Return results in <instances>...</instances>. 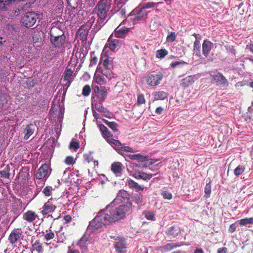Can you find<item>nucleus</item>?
Returning a JSON list of instances; mask_svg holds the SVG:
<instances>
[{
  "label": "nucleus",
  "instance_id": "nucleus-1",
  "mask_svg": "<svg viewBox=\"0 0 253 253\" xmlns=\"http://www.w3.org/2000/svg\"><path fill=\"white\" fill-rule=\"evenodd\" d=\"M112 204L107 205L105 209L101 210L94 218L89 222L87 230L93 232L103 226L118 222L124 219L128 212L131 210V202L120 205L115 209V211H112L109 208Z\"/></svg>",
  "mask_w": 253,
  "mask_h": 253
},
{
  "label": "nucleus",
  "instance_id": "nucleus-2",
  "mask_svg": "<svg viewBox=\"0 0 253 253\" xmlns=\"http://www.w3.org/2000/svg\"><path fill=\"white\" fill-rule=\"evenodd\" d=\"M85 24L82 25L77 33V36L81 40L86 41L88 34V30L91 29L94 32L98 31L103 26V23L96 21V18L91 16Z\"/></svg>",
  "mask_w": 253,
  "mask_h": 253
},
{
  "label": "nucleus",
  "instance_id": "nucleus-3",
  "mask_svg": "<svg viewBox=\"0 0 253 253\" xmlns=\"http://www.w3.org/2000/svg\"><path fill=\"white\" fill-rule=\"evenodd\" d=\"M111 0H100L93 9V12L96 13L98 19L96 21L103 23V26L105 24V20H108L110 18L109 11L111 6Z\"/></svg>",
  "mask_w": 253,
  "mask_h": 253
},
{
  "label": "nucleus",
  "instance_id": "nucleus-4",
  "mask_svg": "<svg viewBox=\"0 0 253 253\" xmlns=\"http://www.w3.org/2000/svg\"><path fill=\"white\" fill-rule=\"evenodd\" d=\"M70 66L69 65L67 66L60 81L62 85H63L64 87H66V89L70 85L74 79L73 75L74 68L72 70L70 68Z\"/></svg>",
  "mask_w": 253,
  "mask_h": 253
},
{
  "label": "nucleus",
  "instance_id": "nucleus-5",
  "mask_svg": "<svg viewBox=\"0 0 253 253\" xmlns=\"http://www.w3.org/2000/svg\"><path fill=\"white\" fill-rule=\"evenodd\" d=\"M39 18L38 14L35 12H27L21 19L23 25L27 28L33 27Z\"/></svg>",
  "mask_w": 253,
  "mask_h": 253
},
{
  "label": "nucleus",
  "instance_id": "nucleus-6",
  "mask_svg": "<svg viewBox=\"0 0 253 253\" xmlns=\"http://www.w3.org/2000/svg\"><path fill=\"white\" fill-rule=\"evenodd\" d=\"M210 77L211 78V82L215 83L217 85L223 87L228 86V81L221 73L215 72L213 74H210Z\"/></svg>",
  "mask_w": 253,
  "mask_h": 253
},
{
  "label": "nucleus",
  "instance_id": "nucleus-7",
  "mask_svg": "<svg viewBox=\"0 0 253 253\" xmlns=\"http://www.w3.org/2000/svg\"><path fill=\"white\" fill-rule=\"evenodd\" d=\"M55 30L59 31L56 29H53L52 30L51 34V37H50V41L52 45L54 47L59 48L61 47L64 43L66 37L64 35H62L61 36L55 35Z\"/></svg>",
  "mask_w": 253,
  "mask_h": 253
},
{
  "label": "nucleus",
  "instance_id": "nucleus-8",
  "mask_svg": "<svg viewBox=\"0 0 253 253\" xmlns=\"http://www.w3.org/2000/svg\"><path fill=\"white\" fill-rule=\"evenodd\" d=\"M102 103L103 102H97L95 100L93 101L92 100L91 108L92 109H94L97 111L102 113L103 116L105 117L108 118H111L112 114L103 106Z\"/></svg>",
  "mask_w": 253,
  "mask_h": 253
},
{
  "label": "nucleus",
  "instance_id": "nucleus-9",
  "mask_svg": "<svg viewBox=\"0 0 253 253\" xmlns=\"http://www.w3.org/2000/svg\"><path fill=\"white\" fill-rule=\"evenodd\" d=\"M129 30L128 28L124 26L123 24L121 23L116 28L112 34V37L124 38L126 36Z\"/></svg>",
  "mask_w": 253,
  "mask_h": 253
},
{
  "label": "nucleus",
  "instance_id": "nucleus-10",
  "mask_svg": "<svg viewBox=\"0 0 253 253\" xmlns=\"http://www.w3.org/2000/svg\"><path fill=\"white\" fill-rule=\"evenodd\" d=\"M163 78V75L160 73L157 74L149 75L147 77V83L150 86H156L160 84Z\"/></svg>",
  "mask_w": 253,
  "mask_h": 253
},
{
  "label": "nucleus",
  "instance_id": "nucleus-11",
  "mask_svg": "<svg viewBox=\"0 0 253 253\" xmlns=\"http://www.w3.org/2000/svg\"><path fill=\"white\" fill-rule=\"evenodd\" d=\"M127 195V194L126 191L122 190H120L117 194L116 198L109 204H112L109 208V209H110V210L112 211H115V209L118 208L116 207V206L117 204H119L120 202L122 201L121 198L125 199L126 198Z\"/></svg>",
  "mask_w": 253,
  "mask_h": 253
},
{
  "label": "nucleus",
  "instance_id": "nucleus-12",
  "mask_svg": "<svg viewBox=\"0 0 253 253\" xmlns=\"http://www.w3.org/2000/svg\"><path fill=\"white\" fill-rule=\"evenodd\" d=\"M52 199H49L45 203L42 208L41 213L43 216H45L53 212L56 208L55 205L52 202Z\"/></svg>",
  "mask_w": 253,
  "mask_h": 253
},
{
  "label": "nucleus",
  "instance_id": "nucleus-13",
  "mask_svg": "<svg viewBox=\"0 0 253 253\" xmlns=\"http://www.w3.org/2000/svg\"><path fill=\"white\" fill-rule=\"evenodd\" d=\"M49 166L44 164L39 169L36 173L35 177L36 179H42L49 175Z\"/></svg>",
  "mask_w": 253,
  "mask_h": 253
},
{
  "label": "nucleus",
  "instance_id": "nucleus-14",
  "mask_svg": "<svg viewBox=\"0 0 253 253\" xmlns=\"http://www.w3.org/2000/svg\"><path fill=\"white\" fill-rule=\"evenodd\" d=\"M114 238L116 241L114 244V247L117 252L118 253H125L124 249L126 248V244L124 238L119 237H117V238L114 237Z\"/></svg>",
  "mask_w": 253,
  "mask_h": 253
},
{
  "label": "nucleus",
  "instance_id": "nucleus-15",
  "mask_svg": "<svg viewBox=\"0 0 253 253\" xmlns=\"http://www.w3.org/2000/svg\"><path fill=\"white\" fill-rule=\"evenodd\" d=\"M88 240V236L84 234L78 241L76 246L79 247L82 253H85L88 251L87 247L86 246L87 242Z\"/></svg>",
  "mask_w": 253,
  "mask_h": 253
},
{
  "label": "nucleus",
  "instance_id": "nucleus-16",
  "mask_svg": "<svg viewBox=\"0 0 253 253\" xmlns=\"http://www.w3.org/2000/svg\"><path fill=\"white\" fill-rule=\"evenodd\" d=\"M22 232L20 229H14L10 234L8 240L12 244L16 243L21 237Z\"/></svg>",
  "mask_w": 253,
  "mask_h": 253
},
{
  "label": "nucleus",
  "instance_id": "nucleus-17",
  "mask_svg": "<svg viewBox=\"0 0 253 253\" xmlns=\"http://www.w3.org/2000/svg\"><path fill=\"white\" fill-rule=\"evenodd\" d=\"M213 44L212 42L208 40L204 41L202 44V53L206 57L209 56L211 49L213 46Z\"/></svg>",
  "mask_w": 253,
  "mask_h": 253
},
{
  "label": "nucleus",
  "instance_id": "nucleus-18",
  "mask_svg": "<svg viewBox=\"0 0 253 253\" xmlns=\"http://www.w3.org/2000/svg\"><path fill=\"white\" fill-rule=\"evenodd\" d=\"M123 167L121 163L115 162L111 165V170L117 176H120L122 174Z\"/></svg>",
  "mask_w": 253,
  "mask_h": 253
},
{
  "label": "nucleus",
  "instance_id": "nucleus-19",
  "mask_svg": "<svg viewBox=\"0 0 253 253\" xmlns=\"http://www.w3.org/2000/svg\"><path fill=\"white\" fill-rule=\"evenodd\" d=\"M23 218L24 220L28 222H32L36 218H38V215L32 211H28L23 214Z\"/></svg>",
  "mask_w": 253,
  "mask_h": 253
},
{
  "label": "nucleus",
  "instance_id": "nucleus-20",
  "mask_svg": "<svg viewBox=\"0 0 253 253\" xmlns=\"http://www.w3.org/2000/svg\"><path fill=\"white\" fill-rule=\"evenodd\" d=\"M114 149L120 155L125 157V152L134 153L136 151L131 147L126 146H121V147H114Z\"/></svg>",
  "mask_w": 253,
  "mask_h": 253
},
{
  "label": "nucleus",
  "instance_id": "nucleus-21",
  "mask_svg": "<svg viewBox=\"0 0 253 253\" xmlns=\"http://www.w3.org/2000/svg\"><path fill=\"white\" fill-rule=\"evenodd\" d=\"M35 127V126L31 124L26 126L24 130L25 135L24 139L25 140H27L33 134Z\"/></svg>",
  "mask_w": 253,
  "mask_h": 253
},
{
  "label": "nucleus",
  "instance_id": "nucleus-22",
  "mask_svg": "<svg viewBox=\"0 0 253 253\" xmlns=\"http://www.w3.org/2000/svg\"><path fill=\"white\" fill-rule=\"evenodd\" d=\"M107 42L108 47L111 50H114L121 45L120 40L113 39L111 37L109 38Z\"/></svg>",
  "mask_w": 253,
  "mask_h": 253
},
{
  "label": "nucleus",
  "instance_id": "nucleus-23",
  "mask_svg": "<svg viewBox=\"0 0 253 253\" xmlns=\"http://www.w3.org/2000/svg\"><path fill=\"white\" fill-rule=\"evenodd\" d=\"M107 94V90L104 86H101L100 91L97 93L96 96L98 99V102H103L106 97Z\"/></svg>",
  "mask_w": 253,
  "mask_h": 253
},
{
  "label": "nucleus",
  "instance_id": "nucleus-24",
  "mask_svg": "<svg viewBox=\"0 0 253 253\" xmlns=\"http://www.w3.org/2000/svg\"><path fill=\"white\" fill-rule=\"evenodd\" d=\"M153 176L152 174H147L144 172L138 171L134 173V177L136 179H142L145 180H150Z\"/></svg>",
  "mask_w": 253,
  "mask_h": 253
},
{
  "label": "nucleus",
  "instance_id": "nucleus-25",
  "mask_svg": "<svg viewBox=\"0 0 253 253\" xmlns=\"http://www.w3.org/2000/svg\"><path fill=\"white\" fill-rule=\"evenodd\" d=\"M126 157L127 158H125L126 160L127 159H129L132 160L144 161L148 158V156L142 155L141 154L128 155H127Z\"/></svg>",
  "mask_w": 253,
  "mask_h": 253
},
{
  "label": "nucleus",
  "instance_id": "nucleus-26",
  "mask_svg": "<svg viewBox=\"0 0 253 253\" xmlns=\"http://www.w3.org/2000/svg\"><path fill=\"white\" fill-rule=\"evenodd\" d=\"M98 126L104 138H105V139H108L109 138V137L112 136L111 133L109 131L108 129L104 125H99Z\"/></svg>",
  "mask_w": 253,
  "mask_h": 253
},
{
  "label": "nucleus",
  "instance_id": "nucleus-27",
  "mask_svg": "<svg viewBox=\"0 0 253 253\" xmlns=\"http://www.w3.org/2000/svg\"><path fill=\"white\" fill-rule=\"evenodd\" d=\"M166 233L168 236L175 237L179 233V229L177 227L171 226L167 229Z\"/></svg>",
  "mask_w": 253,
  "mask_h": 253
},
{
  "label": "nucleus",
  "instance_id": "nucleus-28",
  "mask_svg": "<svg viewBox=\"0 0 253 253\" xmlns=\"http://www.w3.org/2000/svg\"><path fill=\"white\" fill-rule=\"evenodd\" d=\"M127 184L130 188L134 189L137 192L143 191L144 189L143 187L139 185L137 183L132 179L128 180L127 182Z\"/></svg>",
  "mask_w": 253,
  "mask_h": 253
},
{
  "label": "nucleus",
  "instance_id": "nucleus-29",
  "mask_svg": "<svg viewBox=\"0 0 253 253\" xmlns=\"http://www.w3.org/2000/svg\"><path fill=\"white\" fill-rule=\"evenodd\" d=\"M8 96L0 90V112L2 111L3 107L7 103Z\"/></svg>",
  "mask_w": 253,
  "mask_h": 253
},
{
  "label": "nucleus",
  "instance_id": "nucleus-30",
  "mask_svg": "<svg viewBox=\"0 0 253 253\" xmlns=\"http://www.w3.org/2000/svg\"><path fill=\"white\" fill-rule=\"evenodd\" d=\"M32 252L36 251L38 253H42L43 249L42 244L40 243L39 240H37L32 244L31 248Z\"/></svg>",
  "mask_w": 253,
  "mask_h": 253
},
{
  "label": "nucleus",
  "instance_id": "nucleus-31",
  "mask_svg": "<svg viewBox=\"0 0 253 253\" xmlns=\"http://www.w3.org/2000/svg\"><path fill=\"white\" fill-rule=\"evenodd\" d=\"M194 82V76H188L182 80L181 84L183 86L187 87L191 85Z\"/></svg>",
  "mask_w": 253,
  "mask_h": 253
},
{
  "label": "nucleus",
  "instance_id": "nucleus-32",
  "mask_svg": "<svg viewBox=\"0 0 253 253\" xmlns=\"http://www.w3.org/2000/svg\"><path fill=\"white\" fill-rule=\"evenodd\" d=\"M154 100H164L168 96V93L164 91L155 92L153 94Z\"/></svg>",
  "mask_w": 253,
  "mask_h": 253
},
{
  "label": "nucleus",
  "instance_id": "nucleus-33",
  "mask_svg": "<svg viewBox=\"0 0 253 253\" xmlns=\"http://www.w3.org/2000/svg\"><path fill=\"white\" fill-rule=\"evenodd\" d=\"M69 6L72 9L78 10V7L81 4L80 0H67Z\"/></svg>",
  "mask_w": 253,
  "mask_h": 253
},
{
  "label": "nucleus",
  "instance_id": "nucleus-34",
  "mask_svg": "<svg viewBox=\"0 0 253 253\" xmlns=\"http://www.w3.org/2000/svg\"><path fill=\"white\" fill-rule=\"evenodd\" d=\"M103 122L107 125L114 132H118V125L114 122H109L107 120L102 119Z\"/></svg>",
  "mask_w": 253,
  "mask_h": 253
},
{
  "label": "nucleus",
  "instance_id": "nucleus-35",
  "mask_svg": "<svg viewBox=\"0 0 253 253\" xmlns=\"http://www.w3.org/2000/svg\"><path fill=\"white\" fill-rule=\"evenodd\" d=\"M241 226H246L248 224H253V217L245 218L238 221Z\"/></svg>",
  "mask_w": 253,
  "mask_h": 253
},
{
  "label": "nucleus",
  "instance_id": "nucleus-36",
  "mask_svg": "<svg viewBox=\"0 0 253 253\" xmlns=\"http://www.w3.org/2000/svg\"><path fill=\"white\" fill-rule=\"evenodd\" d=\"M9 171L10 167L9 165H6L5 168L0 171V176L2 178L8 179L10 176Z\"/></svg>",
  "mask_w": 253,
  "mask_h": 253
},
{
  "label": "nucleus",
  "instance_id": "nucleus-37",
  "mask_svg": "<svg viewBox=\"0 0 253 253\" xmlns=\"http://www.w3.org/2000/svg\"><path fill=\"white\" fill-rule=\"evenodd\" d=\"M201 43L200 42L198 41H195L193 45V51L195 53V54L198 57L201 56Z\"/></svg>",
  "mask_w": 253,
  "mask_h": 253
},
{
  "label": "nucleus",
  "instance_id": "nucleus-38",
  "mask_svg": "<svg viewBox=\"0 0 253 253\" xmlns=\"http://www.w3.org/2000/svg\"><path fill=\"white\" fill-rule=\"evenodd\" d=\"M179 246H180V245L176 244L175 243H169L164 246L162 247V249L165 252H169Z\"/></svg>",
  "mask_w": 253,
  "mask_h": 253
},
{
  "label": "nucleus",
  "instance_id": "nucleus-39",
  "mask_svg": "<svg viewBox=\"0 0 253 253\" xmlns=\"http://www.w3.org/2000/svg\"><path fill=\"white\" fill-rule=\"evenodd\" d=\"M85 160L88 163H90L92 162L93 163V165L95 167V166L98 165V161L94 160L93 157L92 156L91 154H85L84 156Z\"/></svg>",
  "mask_w": 253,
  "mask_h": 253
},
{
  "label": "nucleus",
  "instance_id": "nucleus-40",
  "mask_svg": "<svg viewBox=\"0 0 253 253\" xmlns=\"http://www.w3.org/2000/svg\"><path fill=\"white\" fill-rule=\"evenodd\" d=\"M101 64L104 67V69H109L110 67L108 57L106 56L102 57L100 61V64Z\"/></svg>",
  "mask_w": 253,
  "mask_h": 253
},
{
  "label": "nucleus",
  "instance_id": "nucleus-41",
  "mask_svg": "<svg viewBox=\"0 0 253 253\" xmlns=\"http://www.w3.org/2000/svg\"><path fill=\"white\" fill-rule=\"evenodd\" d=\"M168 54V51L165 49H161L156 51V57L158 58H163Z\"/></svg>",
  "mask_w": 253,
  "mask_h": 253
},
{
  "label": "nucleus",
  "instance_id": "nucleus-42",
  "mask_svg": "<svg viewBox=\"0 0 253 253\" xmlns=\"http://www.w3.org/2000/svg\"><path fill=\"white\" fill-rule=\"evenodd\" d=\"M245 170L244 166L239 165L234 170V173L236 176H239L242 174Z\"/></svg>",
  "mask_w": 253,
  "mask_h": 253
},
{
  "label": "nucleus",
  "instance_id": "nucleus-43",
  "mask_svg": "<svg viewBox=\"0 0 253 253\" xmlns=\"http://www.w3.org/2000/svg\"><path fill=\"white\" fill-rule=\"evenodd\" d=\"M94 80L96 83L100 85L103 84L105 83V78L99 74L95 75Z\"/></svg>",
  "mask_w": 253,
  "mask_h": 253
},
{
  "label": "nucleus",
  "instance_id": "nucleus-44",
  "mask_svg": "<svg viewBox=\"0 0 253 253\" xmlns=\"http://www.w3.org/2000/svg\"><path fill=\"white\" fill-rule=\"evenodd\" d=\"M205 197L206 198H209L211 193V185L210 182L207 184L204 188Z\"/></svg>",
  "mask_w": 253,
  "mask_h": 253
},
{
  "label": "nucleus",
  "instance_id": "nucleus-45",
  "mask_svg": "<svg viewBox=\"0 0 253 253\" xmlns=\"http://www.w3.org/2000/svg\"><path fill=\"white\" fill-rule=\"evenodd\" d=\"M107 141L112 146L114 145L117 147H121L122 146V143L120 141L113 138H108Z\"/></svg>",
  "mask_w": 253,
  "mask_h": 253
},
{
  "label": "nucleus",
  "instance_id": "nucleus-46",
  "mask_svg": "<svg viewBox=\"0 0 253 253\" xmlns=\"http://www.w3.org/2000/svg\"><path fill=\"white\" fill-rule=\"evenodd\" d=\"M101 72L103 75L105 76L109 79H111L113 77V73L110 70V68L103 69L101 70Z\"/></svg>",
  "mask_w": 253,
  "mask_h": 253
},
{
  "label": "nucleus",
  "instance_id": "nucleus-47",
  "mask_svg": "<svg viewBox=\"0 0 253 253\" xmlns=\"http://www.w3.org/2000/svg\"><path fill=\"white\" fill-rule=\"evenodd\" d=\"M145 217L148 220L155 221L156 220L155 213L152 211H144Z\"/></svg>",
  "mask_w": 253,
  "mask_h": 253
},
{
  "label": "nucleus",
  "instance_id": "nucleus-48",
  "mask_svg": "<svg viewBox=\"0 0 253 253\" xmlns=\"http://www.w3.org/2000/svg\"><path fill=\"white\" fill-rule=\"evenodd\" d=\"M97 62V58L95 56V54L94 52H91L90 55V62L89 65V67H92L93 66L96 64Z\"/></svg>",
  "mask_w": 253,
  "mask_h": 253
},
{
  "label": "nucleus",
  "instance_id": "nucleus-49",
  "mask_svg": "<svg viewBox=\"0 0 253 253\" xmlns=\"http://www.w3.org/2000/svg\"><path fill=\"white\" fill-rule=\"evenodd\" d=\"M91 89L89 85H85L83 88L82 94L84 96H88L90 93Z\"/></svg>",
  "mask_w": 253,
  "mask_h": 253
},
{
  "label": "nucleus",
  "instance_id": "nucleus-50",
  "mask_svg": "<svg viewBox=\"0 0 253 253\" xmlns=\"http://www.w3.org/2000/svg\"><path fill=\"white\" fill-rule=\"evenodd\" d=\"M156 3L154 2H144L141 4L142 9H148L155 6Z\"/></svg>",
  "mask_w": 253,
  "mask_h": 253
},
{
  "label": "nucleus",
  "instance_id": "nucleus-51",
  "mask_svg": "<svg viewBox=\"0 0 253 253\" xmlns=\"http://www.w3.org/2000/svg\"><path fill=\"white\" fill-rule=\"evenodd\" d=\"M176 38V35L174 32H170L167 37V41L169 42H174Z\"/></svg>",
  "mask_w": 253,
  "mask_h": 253
},
{
  "label": "nucleus",
  "instance_id": "nucleus-52",
  "mask_svg": "<svg viewBox=\"0 0 253 253\" xmlns=\"http://www.w3.org/2000/svg\"><path fill=\"white\" fill-rule=\"evenodd\" d=\"M53 29H56L57 30H58L59 31H56L55 30V32H54V34L55 35H56V36H62V35H64L63 31L62 30H61L60 29L58 28V27H52L51 28V30H50V37H51V32L52 31V30Z\"/></svg>",
  "mask_w": 253,
  "mask_h": 253
},
{
  "label": "nucleus",
  "instance_id": "nucleus-53",
  "mask_svg": "<svg viewBox=\"0 0 253 253\" xmlns=\"http://www.w3.org/2000/svg\"><path fill=\"white\" fill-rule=\"evenodd\" d=\"M52 190V187L47 186L44 188L42 192L45 196H48L51 195Z\"/></svg>",
  "mask_w": 253,
  "mask_h": 253
},
{
  "label": "nucleus",
  "instance_id": "nucleus-54",
  "mask_svg": "<svg viewBox=\"0 0 253 253\" xmlns=\"http://www.w3.org/2000/svg\"><path fill=\"white\" fill-rule=\"evenodd\" d=\"M143 196L140 194H137L134 196V200L137 204L142 203Z\"/></svg>",
  "mask_w": 253,
  "mask_h": 253
},
{
  "label": "nucleus",
  "instance_id": "nucleus-55",
  "mask_svg": "<svg viewBox=\"0 0 253 253\" xmlns=\"http://www.w3.org/2000/svg\"><path fill=\"white\" fill-rule=\"evenodd\" d=\"M145 103V100L144 95L143 94H139L137 97V104L138 105H141Z\"/></svg>",
  "mask_w": 253,
  "mask_h": 253
},
{
  "label": "nucleus",
  "instance_id": "nucleus-56",
  "mask_svg": "<svg viewBox=\"0 0 253 253\" xmlns=\"http://www.w3.org/2000/svg\"><path fill=\"white\" fill-rule=\"evenodd\" d=\"M163 197L165 199L170 200L172 198V194L168 191H163L162 192Z\"/></svg>",
  "mask_w": 253,
  "mask_h": 253
},
{
  "label": "nucleus",
  "instance_id": "nucleus-57",
  "mask_svg": "<svg viewBox=\"0 0 253 253\" xmlns=\"http://www.w3.org/2000/svg\"><path fill=\"white\" fill-rule=\"evenodd\" d=\"M55 235L53 232H50L46 233L44 235V239L47 241H49L51 239H52L54 238Z\"/></svg>",
  "mask_w": 253,
  "mask_h": 253
},
{
  "label": "nucleus",
  "instance_id": "nucleus-58",
  "mask_svg": "<svg viewBox=\"0 0 253 253\" xmlns=\"http://www.w3.org/2000/svg\"><path fill=\"white\" fill-rule=\"evenodd\" d=\"M117 15L118 16H121L122 17L126 16V10L125 8H123V6L121 7V8L117 10Z\"/></svg>",
  "mask_w": 253,
  "mask_h": 253
},
{
  "label": "nucleus",
  "instance_id": "nucleus-59",
  "mask_svg": "<svg viewBox=\"0 0 253 253\" xmlns=\"http://www.w3.org/2000/svg\"><path fill=\"white\" fill-rule=\"evenodd\" d=\"M79 147V144L77 141H72L70 144V148L77 149Z\"/></svg>",
  "mask_w": 253,
  "mask_h": 253
},
{
  "label": "nucleus",
  "instance_id": "nucleus-60",
  "mask_svg": "<svg viewBox=\"0 0 253 253\" xmlns=\"http://www.w3.org/2000/svg\"><path fill=\"white\" fill-rule=\"evenodd\" d=\"M39 32L37 34H35L33 36V41L34 42H39V41L41 40V38L40 35H38Z\"/></svg>",
  "mask_w": 253,
  "mask_h": 253
},
{
  "label": "nucleus",
  "instance_id": "nucleus-61",
  "mask_svg": "<svg viewBox=\"0 0 253 253\" xmlns=\"http://www.w3.org/2000/svg\"><path fill=\"white\" fill-rule=\"evenodd\" d=\"M65 162L66 164L68 165H71L74 163L73 157L70 156L66 157V158L65 160Z\"/></svg>",
  "mask_w": 253,
  "mask_h": 253
},
{
  "label": "nucleus",
  "instance_id": "nucleus-62",
  "mask_svg": "<svg viewBox=\"0 0 253 253\" xmlns=\"http://www.w3.org/2000/svg\"><path fill=\"white\" fill-rule=\"evenodd\" d=\"M237 228V225H236V223H233L230 225L229 229V231L230 233H233L234 231H235L236 229Z\"/></svg>",
  "mask_w": 253,
  "mask_h": 253
},
{
  "label": "nucleus",
  "instance_id": "nucleus-63",
  "mask_svg": "<svg viewBox=\"0 0 253 253\" xmlns=\"http://www.w3.org/2000/svg\"><path fill=\"white\" fill-rule=\"evenodd\" d=\"M79 251L75 249H71V247H68V251L67 253H78Z\"/></svg>",
  "mask_w": 253,
  "mask_h": 253
},
{
  "label": "nucleus",
  "instance_id": "nucleus-64",
  "mask_svg": "<svg viewBox=\"0 0 253 253\" xmlns=\"http://www.w3.org/2000/svg\"><path fill=\"white\" fill-rule=\"evenodd\" d=\"M227 249L226 248H222L218 249L217 253H227Z\"/></svg>",
  "mask_w": 253,
  "mask_h": 253
}]
</instances>
